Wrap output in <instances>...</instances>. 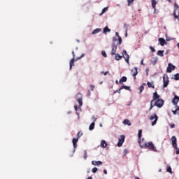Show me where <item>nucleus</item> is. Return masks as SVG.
Returning <instances> with one entry per match:
<instances>
[{"instance_id": "9b49d317", "label": "nucleus", "mask_w": 179, "mask_h": 179, "mask_svg": "<svg viewBox=\"0 0 179 179\" xmlns=\"http://www.w3.org/2000/svg\"><path fill=\"white\" fill-rule=\"evenodd\" d=\"M174 69H176V66L173 65L171 63H169L166 69V72H168V73H171Z\"/></svg>"}, {"instance_id": "052dcab7", "label": "nucleus", "mask_w": 179, "mask_h": 179, "mask_svg": "<svg viewBox=\"0 0 179 179\" xmlns=\"http://www.w3.org/2000/svg\"><path fill=\"white\" fill-rule=\"evenodd\" d=\"M166 41H170V39L169 38L166 39Z\"/></svg>"}, {"instance_id": "412c9836", "label": "nucleus", "mask_w": 179, "mask_h": 179, "mask_svg": "<svg viewBox=\"0 0 179 179\" xmlns=\"http://www.w3.org/2000/svg\"><path fill=\"white\" fill-rule=\"evenodd\" d=\"M157 55L159 57H164V50H158L157 52Z\"/></svg>"}, {"instance_id": "a878e982", "label": "nucleus", "mask_w": 179, "mask_h": 179, "mask_svg": "<svg viewBox=\"0 0 179 179\" xmlns=\"http://www.w3.org/2000/svg\"><path fill=\"white\" fill-rule=\"evenodd\" d=\"M100 31H101V29L97 28L92 32V34H97V33H100Z\"/></svg>"}, {"instance_id": "72a5a7b5", "label": "nucleus", "mask_w": 179, "mask_h": 179, "mask_svg": "<svg viewBox=\"0 0 179 179\" xmlns=\"http://www.w3.org/2000/svg\"><path fill=\"white\" fill-rule=\"evenodd\" d=\"M166 171H168V173H170L171 174H173V171H171V166H167Z\"/></svg>"}, {"instance_id": "39448f33", "label": "nucleus", "mask_w": 179, "mask_h": 179, "mask_svg": "<svg viewBox=\"0 0 179 179\" xmlns=\"http://www.w3.org/2000/svg\"><path fill=\"white\" fill-rule=\"evenodd\" d=\"M76 100L79 103V107H82L83 106V95L81 93H78L76 95Z\"/></svg>"}, {"instance_id": "4468645a", "label": "nucleus", "mask_w": 179, "mask_h": 179, "mask_svg": "<svg viewBox=\"0 0 179 179\" xmlns=\"http://www.w3.org/2000/svg\"><path fill=\"white\" fill-rule=\"evenodd\" d=\"M158 41H159L160 45H162V47L164 46L165 45H167V42H166V40H164V38H159L158 39Z\"/></svg>"}, {"instance_id": "f3484780", "label": "nucleus", "mask_w": 179, "mask_h": 179, "mask_svg": "<svg viewBox=\"0 0 179 179\" xmlns=\"http://www.w3.org/2000/svg\"><path fill=\"white\" fill-rule=\"evenodd\" d=\"M78 141L79 140L78 138H73L72 142H73V146L74 149H76V148H78Z\"/></svg>"}, {"instance_id": "ddd939ff", "label": "nucleus", "mask_w": 179, "mask_h": 179, "mask_svg": "<svg viewBox=\"0 0 179 179\" xmlns=\"http://www.w3.org/2000/svg\"><path fill=\"white\" fill-rule=\"evenodd\" d=\"M131 75L134 76V79H136V75H138V67H134L131 70Z\"/></svg>"}, {"instance_id": "2f4dec72", "label": "nucleus", "mask_w": 179, "mask_h": 179, "mask_svg": "<svg viewBox=\"0 0 179 179\" xmlns=\"http://www.w3.org/2000/svg\"><path fill=\"white\" fill-rule=\"evenodd\" d=\"M122 89H125V90H130L131 87H129V86L122 85V87H120V90H122Z\"/></svg>"}, {"instance_id": "c9c22d12", "label": "nucleus", "mask_w": 179, "mask_h": 179, "mask_svg": "<svg viewBox=\"0 0 179 179\" xmlns=\"http://www.w3.org/2000/svg\"><path fill=\"white\" fill-rule=\"evenodd\" d=\"M174 80H179V73H178L174 75Z\"/></svg>"}, {"instance_id": "f03ea898", "label": "nucleus", "mask_w": 179, "mask_h": 179, "mask_svg": "<svg viewBox=\"0 0 179 179\" xmlns=\"http://www.w3.org/2000/svg\"><path fill=\"white\" fill-rule=\"evenodd\" d=\"M159 99H160V95H159L157 94V92H154L153 96H152V100H151V101H150L149 111H152V110H153V107H155V106H153V103H155V101H156V100H159Z\"/></svg>"}, {"instance_id": "bf43d9fd", "label": "nucleus", "mask_w": 179, "mask_h": 179, "mask_svg": "<svg viewBox=\"0 0 179 179\" xmlns=\"http://www.w3.org/2000/svg\"><path fill=\"white\" fill-rule=\"evenodd\" d=\"M87 179H93L92 177H88Z\"/></svg>"}, {"instance_id": "c85d7f7f", "label": "nucleus", "mask_w": 179, "mask_h": 179, "mask_svg": "<svg viewBox=\"0 0 179 179\" xmlns=\"http://www.w3.org/2000/svg\"><path fill=\"white\" fill-rule=\"evenodd\" d=\"M147 85L148 87L155 89V85L153 84V83L148 82Z\"/></svg>"}, {"instance_id": "393cba45", "label": "nucleus", "mask_w": 179, "mask_h": 179, "mask_svg": "<svg viewBox=\"0 0 179 179\" xmlns=\"http://www.w3.org/2000/svg\"><path fill=\"white\" fill-rule=\"evenodd\" d=\"M151 2L153 9H156V5H157V2L156 1V0H151Z\"/></svg>"}, {"instance_id": "dca6fc26", "label": "nucleus", "mask_w": 179, "mask_h": 179, "mask_svg": "<svg viewBox=\"0 0 179 179\" xmlns=\"http://www.w3.org/2000/svg\"><path fill=\"white\" fill-rule=\"evenodd\" d=\"M138 141L139 145H141V142H143V140L141 139V138H142V129L138 130Z\"/></svg>"}, {"instance_id": "e433bc0d", "label": "nucleus", "mask_w": 179, "mask_h": 179, "mask_svg": "<svg viewBox=\"0 0 179 179\" xmlns=\"http://www.w3.org/2000/svg\"><path fill=\"white\" fill-rule=\"evenodd\" d=\"M135 0H127L128 1V6H131V5H132V3H134V1Z\"/></svg>"}, {"instance_id": "6e6d98bb", "label": "nucleus", "mask_w": 179, "mask_h": 179, "mask_svg": "<svg viewBox=\"0 0 179 179\" xmlns=\"http://www.w3.org/2000/svg\"><path fill=\"white\" fill-rule=\"evenodd\" d=\"M141 65H145V64H143V59L141 60Z\"/></svg>"}, {"instance_id": "680f3d73", "label": "nucleus", "mask_w": 179, "mask_h": 179, "mask_svg": "<svg viewBox=\"0 0 179 179\" xmlns=\"http://www.w3.org/2000/svg\"><path fill=\"white\" fill-rule=\"evenodd\" d=\"M169 2H171V0H168Z\"/></svg>"}, {"instance_id": "5701e85b", "label": "nucleus", "mask_w": 179, "mask_h": 179, "mask_svg": "<svg viewBox=\"0 0 179 179\" xmlns=\"http://www.w3.org/2000/svg\"><path fill=\"white\" fill-rule=\"evenodd\" d=\"M115 58L116 61H121V59H122V56L120 55V54H115Z\"/></svg>"}, {"instance_id": "20e7f679", "label": "nucleus", "mask_w": 179, "mask_h": 179, "mask_svg": "<svg viewBox=\"0 0 179 179\" xmlns=\"http://www.w3.org/2000/svg\"><path fill=\"white\" fill-rule=\"evenodd\" d=\"M152 106H154V107H158V108H162L163 106H164V100L160 99H157L155 101V104L152 103Z\"/></svg>"}, {"instance_id": "4be33fe9", "label": "nucleus", "mask_w": 179, "mask_h": 179, "mask_svg": "<svg viewBox=\"0 0 179 179\" xmlns=\"http://www.w3.org/2000/svg\"><path fill=\"white\" fill-rule=\"evenodd\" d=\"M72 66H75V58L70 60V69H72Z\"/></svg>"}, {"instance_id": "13d9d810", "label": "nucleus", "mask_w": 179, "mask_h": 179, "mask_svg": "<svg viewBox=\"0 0 179 179\" xmlns=\"http://www.w3.org/2000/svg\"><path fill=\"white\" fill-rule=\"evenodd\" d=\"M74 108H75V110H78V106H75Z\"/></svg>"}, {"instance_id": "ea45409f", "label": "nucleus", "mask_w": 179, "mask_h": 179, "mask_svg": "<svg viewBox=\"0 0 179 179\" xmlns=\"http://www.w3.org/2000/svg\"><path fill=\"white\" fill-rule=\"evenodd\" d=\"M90 90L92 92H93L94 90V88L96 87V86H94V85H90Z\"/></svg>"}, {"instance_id": "7ed1b4c3", "label": "nucleus", "mask_w": 179, "mask_h": 179, "mask_svg": "<svg viewBox=\"0 0 179 179\" xmlns=\"http://www.w3.org/2000/svg\"><path fill=\"white\" fill-rule=\"evenodd\" d=\"M171 142H172V146L176 149V155H179V148L177 146V138H176V136H173L171 137Z\"/></svg>"}, {"instance_id": "2eb2a0df", "label": "nucleus", "mask_w": 179, "mask_h": 179, "mask_svg": "<svg viewBox=\"0 0 179 179\" xmlns=\"http://www.w3.org/2000/svg\"><path fill=\"white\" fill-rule=\"evenodd\" d=\"M117 52V45H112L111 55H115Z\"/></svg>"}, {"instance_id": "bb28decb", "label": "nucleus", "mask_w": 179, "mask_h": 179, "mask_svg": "<svg viewBox=\"0 0 179 179\" xmlns=\"http://www.w3.org/2000/svg\"><path fill=\"white\" fill-rule=\"evenodd\" d=\"M101 148H107V143L106 142V141H104V140L101 141Z\"/></svg>"}, {"instance_id": "b1692460", "label": "nucleus", "mask_w": 179, "mask_h": 179, "mask_svg": "<svg viewBox=\"0 0 179 179\" xmlns=\"http://www.w3.org/2000/svg\"><path fill=\"white\" fill-rule=\"evenodd\" d=\"M123 124L124 125H128L129 127H131V122L129 121V120L128 119H126L123 121Z\"/></svg>"}, {"instance_id": "423d86ee", "label": "nucleus", "mask_w": 179, "mask_h": 179, "mask_svg": "<svg viewBox=\"0 0 179 179\" xmlns=\"http://www.w3.org/2000/svg\"><path fill=\"white\" fill-rule=\"evenodd\" d=\"M153 120H155L153 121ZM159 120V117L157 116V115L156 113H155L153 115H151L150 117V121H153L152 123H151V125L152 127H155V125H156V124H157V120Z\"/></svg>"}, {"instance_id": "cd10ccee", "label": "nucleus", "mask_w": 179, "mask_h": 179, "mask_svg": "<svg viewBox=\"0 0 179 179\" xmlns=\"http://www.w3.org/2000/svg\"><path fill=\"white\" fill-rule=\"evenodd\" d=\"M110 31H111V29H108V27H106L103 29V33H104V34H107V32H108V33H110Z\"/></svg>"}, {"instance_id": "a19ab883", "label": "nucleus", "mask_w": 179, "mask_h": 179, "mask_svg": "<svg viewBox=\"0 0 179 179\" xmlns=\"http://www.w3.org/2000/svg\"><path fill=\"white\" fill-rule=\"evenodd\" d=\"M101 54L104 58H107V53H106V51L103 50Z\"/></svg>"}, {"instance_id": "de8ad7c7", "label": "nucleus", "mask_w": 179, "mask_h": 179, "mask_svg": "<svg viewBox=\"0 0 179 179\" xmlns=\"http://www.w3.org/2000/svg\"><path fill=\"white\" fill-rule=\"evenodd\" d=\"M101 73H102L103 75H104L105 76L108 75V71L104 72V71H101Z\"/></svg>"}, {"instance_id": "0eeeda50", "label": "nucleus", "mask_w": 179, "mask_h": 179, "mask_svg": "<svg viewBox=\"0 0 179 179\" xmlns=\"http://www.w3.org/2000/svg\"><path fill=\"white\" fill-rule=\"evenodd\" d=\"M175 6L176 8L173 10V17L179 22V6L177 4H175Z\"/></svg>"}, {"instance_id": "4c0bfd02", "label": "nucleus", "mask_w": 179, "mask_h": 179, "mask_svg": "<svg viewBox=\"0 0 179 179\" xmlns=\"http://www.w3.org/2000/svg\"><path fill=\"white\" fill-rule=\"evenodd\" d=\"M118 44L119 45H121V44H122V38H121V36H119L118 38Z\"/></svg>"}, {"instance_id": "49530a36", "label": "nucleus", "mask_w": 179, "mask_h": 179, "mask_svg": "<svg viewBox=\"0 0 179 179\" xmlns=\"http://www.w3.org/2000/svg\"><path fill=\"white\" fill-rule=\"evenodd\" d=\"M97 168H96V167H94L93 169H92V173H97Z\"/></svg>"}, {"instance_id": "1a4fd4ad", "label": "nucleus", "mask_w": 179, "mask_h": 179, "mask_svg": "<svg viewBox=\"0 0 179 179\" xmlns=\"http://www.w3.org/2000/svg\"><path fill=\"white\" fill-rule=\"evenodd\" d=\"M124 142H125V136L121 135L120 137L118 138V143H117L118 148H121Z\"/></svg>"}, {"instance_id": "09e8293b", "label": "nucleus", "mask_w": 179, "mask_h": 179, "mask_svg": "<svg viewBox=\"0 0 179 179\" xmlns=\"http://www.w3.org/2000/svg\"><path fill=\"white\" fill-rule=\"evenodd\" d=\"M85 57V53H83L80 57H78L77 59H80L81 58H83Z\"/></svg>"}, {"instance_id": "79ce46f5", "label": "nucleus", "mask_w": 179, "mask_h": 179, "mask_svg": "<svg viewBox=\"0 0 179 179\" xmlns=\"http://www.w3.org/2000/svg\"><path fill=\"white\" fill-rule=\"evenodd\" d=\"M84 159L85 160L87 159V152L86 150L84 151Z\"/></svg>"}, {"instance_id": "f704fd0d", "label": "nucleus", "mask_w": 179, "mask_h": 179, "mask_svg": "<svg viewBox=\"0 0 179 179\" xmlns=\"http://www.w3.org/2000/svg\"><path fill=\"white\" fill-rule=\"evenodd\" d=\"M157 61H159V58L155 57V60L152 62V65H156V64H157Z\"/></svg>"}, {"instance_id": "c756f323", "label": "nucleus", "mask_w": 179, "mask_h": 179, "mask_svg": "<svg viewBox=\"0 0 179 179\" xmlns=\"http://www.w3.org/2000/svg\"><path fill=\"white\" fill-rule=\"evenodd\" d=\"M107 10H108V7H106V8H103L101 13H100V16L103 15V13H106V12H107Z\"/></svg>"}, {"instance_id": "a211bd4d", "label": "nucleus", "mask_w": 179, "mask_h": 179, "mask_svg": "<svg viewBox=\"0 0 179 179\" xmlns=\"http://www.w3.org/2000/svg\"><path fill=\"white\" fill-rule=\"evenodd\" d=\"M92 164L93 166H101V164H103V162L101 161H92Z\"/></svg>"}, {"instance_id": "864d4df0", "label": "nucleus", "mask_w": 179, "mask_h": 179, "mask_svg": "<svg viewBox=\"0 0 179 179\" xmlns=\"http://www.w3.org/2000/svg\"><path fill=\"white\" fill-rule=\"evenodd\" d=\"M72 54H73V58H75V52L73 50L72 51Z\"/></svg>"}, {"instance_id": "7c9ffc66", "label": "nucleus", "mask_w": 179, "mask_h": 179, "mask_svg": "<svg viewBox=\"0 0 179 179\" xmlns=\"http://www.w3.org/2000/svg\"><path fill=\"white\" fill-rule=\"evenodd\" d=\"M94 122H92L90 124V127H89V129L90 131H93V129H94Z\"/></svg>"}, {"instance_id": "58836bf2", "label": "nucleus", "mask_w": 179, "mask_h": 179, "mask_svg": "<svg viewBox=\"0 0 179 179\" xmlns=\"http://www.w3.org/2000/svg\"><path fill=\"white\" fill-rule=\"evenodd\" d=\"M144 90H145V87H143V85L140 86L139 87L140 94L142 93Z\"/></svg>"}, {"instance_id": "5fc2aeb1", "label": "nucleus", "mask_w": 179, "mask_h": 179, "mask_svg": "<svg viewBox=\"0 0 179 179\" xmlns=\"http://www.w3.org/2000/svg\"><path fill=\"white\" fill-rule=\"evenodd\" d=\"M103 174H107V170L106 169L103 170Z\"/></svg>"}, {"instance_id": "603ef678", "label": "nucleus", "mask_w": 179, "mask_h": 179, "mask_svg": "<svg viewBox=\"0 0 179 179\" xmlns=\"http://www.w3.org/2000/svg\"><path fill=\"white\" fill-rule=\"evenodd\" d=\"M115 36L119 38L120 34H118V32H116V33H115Z\"/></svg>"}, {"instance_id": "37998d69", "label": "nucleus", "mask_w": 179, "mask_h": 179, "mask_svg": "<svg viewBox=\"0 0 179 179\" xmlns=\"http://www.w3.org/2000/svg\"><path fill=\"white\" fill-rule=\"evenodd\" d=\"M121 90H121V88H120L119 90L115 91L114 94H115V93H119V94H121Z\"/></svg>"}, {"instance_id": "aec40b11", "label": "nucleus", "mask_w": 179, "mask_h": 179, "mask_svg": "<svg viewBox=\"0 0 179 179\" xmlns=\"http://www.w3.org/2000/svg\"><path fill=\"white\" fill-rule=\"evenodd\" d=\"M127 77L122 76L121 79L119 80V83L120 85H122V83H124V82H127Z\"/></svg>"}, {"instance_id": "f257e3e1", "label": "nucleus", "mask_w": 179, "mask_h": 179, "mask_svg": "<svg viewBox=\"0 0 179 179\" xmlns=\"http://www.w3.org/2000/svg\"><path fill=\"white\" fill-rule=\"evenodd\" d=\"M145 139L143 138V142H140V146L143 149H150V150H152V152H157V150H156V147H155V144L152 141H150L148 143L144 141Z\"/></svg>"}, {"instance_id": "4d7b16f0", "label": "nucleus", "mask_w": 179, "mask_h": 179, "mask_svg": "<svg viewBox=\"0 0 179 179\" xmlns=\"http://www.w3.org/2000/svg\"><path fill=\"white\" fill-rule=\"evenodd\" d=\"M115 83L116 85H118V83H120V82H118V80H116Z\"/></svg>"}, {"instance_id": "6ab92c4d", "label": "nucleus", "mask_w": 179, "mask_h": 179, "mask_svg": "<svg viewBox=\"0 0 179 179\" xmlns=\"http://www.w3.org/2000/svg\"><path fill=\"white\" fill-rule=\"evenodd\" d=\"M179 106H176V110H172V113L173 114V115H179Z\"/></svg>"}, {"instance_id": "473e14b6", "label": "nucleus", "mask_w": 179, "mask_h": 179, "mask_svg": "<svg viewBox=\"0 0 179 179\" xmlns=\"http://www.w3.org/2000/svg\"><path fill=\"white\" fill-rule=\"evenodd\" d=\"M83 135V132L82 131H79L77 134V138L76 139H78L79 140V138H80V136H82Z\"/></svg>"}, {"instance_id": "f8f14e48", "label": "nucleus", "mask_w": 179, "mask_h": 179, "mask_svg": "<svg viewBox=\"0 0 179 179\" xmlns=\"http://www.w3.org/2000/svg\"><path fill=\"white\" fill-rule=\"evenodd\" d=\"M178 101H179V96L177 95L174 96V98L172 100V103L174 106H176V107H177V104H178Z\"/></svg>"}, {"instance_id": "c03bdc74", "label": "nucleus", "mask_w": 179, "mask_h": 179, "mask_svg": "<svg viewBox=\"0 0 179 179\" xmlns=\"http://www.w3.org/2000/svg\"><path fill=\"white\" fill-rule=\"evenodd\" d=\"M150 50H151L152 52H156V50L152 46H150Z\"/></svg>"}, {"instance_id": "3c124183", "label": "nucleus", "mask_w": 179, "mask_h": 179, "mask_svg": "<svg viewBox=\"0 0 179 179\" xmlns=\"http://www.w3.org/2000/svg\"><path fill=\"white\" fill-rule=\"evenodd\" d=\"M145 71H146V75L148 76V75H149V69H146Z\"/></svg>"}, {"instance_id": "8fccbe9b", "label": "nucleus", "mask_w": 179, "mask_h": 179, "mask_svg": "<svg viewBox=\"0 0 179 179\" xmlns=\"http://www.w3.org/2000/svg\"><path fill=\"white\" fill-rule=\"evenodd\" d=\"M170 127L171 128H176V124H170Z\"/></svg>"}, {"instance_id": "6e6552de", "label": "nucleus", "mask_w": 179, "mask_h": 179, "mask_svg": "<svg viewBox=\"0 0 179 179\" xmlns=\"http://www.w3.org/2000/svg\"><path fill=\"white\" fill-rule=\"evenodd\" d=\"M170 80H169V76L167 74H164L163 76V83H164V87H167L169 86Z\"/></svg>"}, {"instance_id": "9d476101", "label": "nucleus", "mask_w": 179, "mask_h": 179, "mask_svg": "<svg viewBox=\"0 0 179 179\" xmlns=\"http://www.w3.org/2000/svg\"><path fill=\"white\" fill-rule=\"evenodd\" d=\"M122 57H123L127 64H129V55L127 52V50H123Z\"/></svg>"}, {"instance_id": "a18cd8bd", "label": "nucleus", "mask_w": 179, "mask_h": 179, "mask_svg": "<svg viewBox=\"0 0 179 179\" xmlns=\"http://www.w3.org/2000/svg\"><path fill=\"white\" fill-rule=\"evenodd\" d=\"M92 120L93 121L92 122H94H94L97 120V118H96V117H94V116H92Z\"/></svg>"}]
</instances>
